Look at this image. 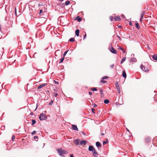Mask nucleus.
Listing matches in <instances>:
<instances>
[{
  "mask_svg": "<svg viewBox=\"0 0 157 157\" xmlns=\"http://www.w3.org/2000/svg\"><path fill=\"white\" fill-rule=\"evenodd\" d=\"M57 95H58V94H57V93H56V94H55V97H56V96H57Z\"/></svg>",
  "mask_w": 157,
  "mask_h": 157,
  "instance_id": "nucleus-48",
  "label": "nucleus"
},
{
  "mask_svg": "<svg viewBox=\"0 0 157 157\" xmlns=\"http://www.w3.org/2000/svg\"><path fill=\"white\" fill-rule=\"evenodd\" d=\"M129 25H131V24H132V23H131V22H130V23H129Z\"/></svg>",
  "mask_w": 157,
  "mask_h": 157,
  "instance_id": "nucleus-56",
  "label": "nucleus"
},
{
  "mask_svg": "<svg viewBox=\"0 0 157 157\" xmlns=\"http://www.w3.org/2000/svg\"><path fill=\"white\" fill-rule=\"evenodd\" d=\"M72 129L74 130H78V128L77 126L73 124L72 125Z\"/></svg>",
  "mask_w": 157,
  "mask_h": 157,
  "instance_id": "nucleus-13",
  "label": "nucleus"
},
{
  "mask_svg": "<svg viewBox=\"0 0 157 157\" xmlns=\"http://www.w3.org/2000/svg\"><path fill=\"white\" fill-rule=\"evenodd\" d=\"M34 137H38L37 136H35Z\"/></svg>",
  "mask_w": 157,
  "mask_h": 157,
  "instance_id": "nucleus-59",
  "label": "nucleus"
},
{
  "mask_svg": "<svg viewBox=\"0 0 157 157\" xmlns=\"http://www.w3.org/2000/svg\"><path fill=\"white\" fill-rule=\"evenodd\" d=\"M114 66V65L113 64L111 65L110 66L111 68H113V67Z\"/></svg>",
  "mask_w": 157,
  "mask_h": 157,
  "instance_id": "nucleus-40",
  "label": "nucleus"
},
{
  "mask_svg": "<svg viewBox=\"0 0 157 157\" xmlns=\"http://www.w3.org/2000/svg\"><path fill=\"white\" fill-rule=\"evenodd\" d=\"M142 19H141V18H140V22L142 21Z\"/></svg>",
  "mask_w": 157,
  "mask_h": 157,
  "instance_id": "nucleus-55",
  "label": "nucleus"
},
{
  "mask_svg": "<svg viewBox=\"0 0 157 157\" xmlns=\"http://www.w3.org/2000/svg\"><path fill=\"white\" fill-rule=\"evenodd\" d=\"M131 61L132 62H134V59H131Z\"/></svg>",
  "mask_w": 157,
  "mask_h": 157,
  "instance_id": "nucleus-51",
  "label": "nucleus"
},
{
  "mask_svg": "<svg viewBox=\"0 0 157 157\" xmlns=\"http://www.w3.org/2000/svg\"><path fill=\"white\" fill-rule=\"evenodd\" d=\"M43 12V10H40V13L39 14H40Z\"/></svg>",
  "mask_w": 157,
  "mask_h": 157,
  "instance_id": "nucleus-43",
  "label": "nucleus"
},
{
  "mask_svg": "<svg viewBox=\"0 0 157 157\" xmlns=\"http://www.w3.org/2000/svg\"><path fill=\"white\" fill-rule=\"evenodd\" d=\"M126 59V57H123L121 60V63H122L123 62H124L125 60Z\"/></svg>",
  "mask_w": 157,
  "mask_h": 157,
  "instance_id": "nucleus-24",
  "label": "nucleus"
},
{
  "mask_svg": "<svg viewBox=\"0 0 157 157\" xmlns=\"http://www.w3.org/2000/svg\"><path fill=\"white\" fill-rule=\"evenodd\" d=\"M70 156L71 157H74V156H73V155H72V154L71 155H70Z\"/></svg>",
  "mask_w": 157,
  "mask_h": 157,
  "instance_id": "nucleus-50",
  "label": "nucleus"
},
{
  "mask_svg": "<svg viewBox=\"0 0 157 157\" xmlns=\"http://www.w3.org/2000/svg\"><path fill=\"white\" fill-rule=\"evenodd\" d=\"M32 125H33L36 122V121L35 120H33V119H32Z\"/></svg>",
  "mask_w": 157,
  "mask_h": 157,
  "instance_id": "nucleus-20",
  "label": "nucleus"
},
{
  "mask_svg": "<svg viewBox=\"0 0 157 157\" xmlns=\"http://www.w3.org/2000/svg\"><path fill=\"white\" fill-rule=\"evenodd\" d=\"M127 130H128V132H129V130H128V129H127Z\"/></svg>",
  "mask_w": 157,
  "mask_h": 157,
  "instance_id": "nucleus-63",
  "label": "nucleus"
},
{
  "mask_svg": "<svg viewBox=\"0 0 157 157\" xmlns=\"http://www.w3.org/2000/svg\"><path fill=\"white\" fill-rule=\"evenodd\" d=\"M136 25V27L138 29H140V26L138 24V23H136L135 24Z\"/></svg>",
  "mask_w": 157,
  "mask_h": 157,
  "instance_id": "nucleus-19",
  "label": "nucleus"
},
{
  "mask_svg": "<svg viewBox=\"0 0 157 157\" xmlns=\"http://www.w3.org/2000/svg\"><path fill=\"white\" fill-rule=\"evenodd\" d=\"M97 106V105L96 104H94V107H96Z\"/></svg>",
  "mask_w": 157,
  "mask_h": 157,
  "instance_id": "nucleus-45",
  "label": "nucleus"
},
{
  "mask_svg": "<svg viewBox=\"0 0 157 157\" xmlns=\"http://www.w3.org/2000/svg\"><path fill=\"white\" fill-rule=\"evenodd\" d=\"M93 155L94 157H98V154L97 152L95 149H94L92 151Z\"/></svg>",
  "mask_w": 157,
  "mask_h": 157,
  "instance_id": "nucleus-8",
  "label": "nucleus"
},
{
  "mask_svg": "<svg viewBox=\"0 0 157 157\" xmlns=\"http://www.w3.org/2000/svg\"><path fill=\"white\" fill-rule=\"evenodd\" d=\"M96 146L98 147H101V143L99 142H97L96 143Z\"/></svg>",
  "mask_w": 157,
  "mask_h": 157,
  "instance_id": "nucleus-14",
  "label": "nucleus"
},
{
  "mask_svg": "<svg viewBox=\"0 0 157 157\" xmlns=\"http://www.w3.org/2000/svg\"><path fill=\"white\" fill-rule=\"evenodd\" d=\"M57 151L59 155L61 156H64L65 154H66L67 153V151L63 150L62 149H58Z\"/></svg>",
  "mask_w": 157,
  "mask_h": 157,
  "instance_id": "nucleus-1",
  "label": "nucleus"
},
{
  "mask_svg": "<svg viewBox=\"0 0 157 157\" xmlns=\"http://www.w3.org/2000/svg\"><path fill=\"white\" fill-rule=\"evenodd\" d=\"M54 81L56 84H58V82L56 81L55 80H54Z\"/></svg>",
  "mask_w": 157,
  "mask_h": 157,
  "instance_id": "nucleus-46",
  "label": "nucleus"
},
{
  "mask_svg": "<svg viewBox=\"0 0 157 157\" xmlns=\"http://www.w3.org/2000/svg\"><path fill=\"white\" fill-rule=\"evenodd\" d=\"M1 25H0V30H1Z\"/></svg>",
  "mask_w": 157,
  "mask_h": 157,
  "instance_id": "nucleus-58",
  "label": "nucleus"
},
{
  "mask_svg": "<svg viewBox=\"0 0 157 157\" xmlns=\"http://www.w3.org/2000/svg\"><path fill=\"white\" fill-rule=\"evenodd\" d=\"M109 101L108 100L106 99L104 101V102L105 104H107L109 103Z\"/></svg>",
  "mask_w": 157,
  "mask_h": 157,
  "instance_id": "nucleus-31",
  "label": "nucleus"
},
{
  "mask_svg": "<svg viewBox=\"0 0 157 157\" xmlns=\"http://www.w3.org/2000/svg\"><path fill=\"white\" fill-rule=\"evenodd\" d=\"M53 102V101L52 100L51 101L49 102V105H52V104Z\"/></svg>",
  "mask_w": 157,
  "mask_h": 157,
  "instance_id": "nucleus-35",
  "label": "nucleus"
},
{
  "mask_svg": "<svg viewBox=\"0 0 157 157\" xmlns=\"http://www.w3.org/2000/svg\"><path fill=\"white\" fill-rule=\"evenodd\" d=\"M80 140L77 139L74 141V143L76 145H78L79 143H80Z\"/></svg>",
  "mask_w": 157,
  "mask_h": 157,
  "instance_id": "nucleus-10",
  "label": "nucleus"
},
{
  "mask_svg": "<svg viewBox=\"0 0 157 157\" xmlns=\"http://www.w3.org/2000/svg\"><path fill=\"white\" fill-rule=\"evenodd\" d=\"M95 149L92 146H89L88 148L89 150L92 151Z\"/></svg>",
  "mask_w": 157,
  "mask_h": 157,
  "instance_id": "nucleus-12",
  "label": "nucleus"
},
{
  "mask_svg": "<svg viewBox=\"0 0 157 157\" xmlns=\"http://www.w3.org/2000/svg\"><path fill=\"white\" fill-rule=\"evenodd\" d=\"M69 40L70 42H74L75 41V39L74 38H70L69 39Z\"/></svg>",
  "mask_w": 157,
  "mask_h": 157,
  "instance_id": "nucleus-25",
  "label": "nucleus"
},
{
  "mask_svg": "<svg viewBox=\"0 0 157 157\" xmlns=\"http://www.w3.org/2000/svg\"><path fill=\"white\" fill-rule=\"evenodd\" d=\"M86 143V141L84 140H82L80 142V144L81 145L83 144L84 145H85Z\"/></svg>",
  "mask_w": 157,
  "mask_h": 157,
  "instance_id": "nucleus-15",
  "label": "nucleus"
},
{
  "mask_svg": "<svg viewBox=\"0 0 157 157\" xmlns=\"http://www.w3.org/2000/svg\"><path fill=\"white\" fill-rule=\"evenodd\" d=\"M110 50L111 52L114 54H116L117 53V51L112 46L110 47Z\"/></svg>",
  "mask_w": 157,
  "mask_h": 157,
  "instance_id": "nucleus-4",
  "label": "nucleus"
},
{
  "mask_svg": "<svg viewBox=\"0 0 157 157\" xmlns=\"http://www.w3.org/2000/svg\"><path fill=\"white\" fill-rule=\"evenodd\" d=\"M91 90L92 91H95L97 90V89L96 88H93L91 89Z\"/></svg>",
  "mask_w": 157,
  "mask_h": 157,
  "instance_id": "nucleus-30",
  "label": "nucleus"
},
{
  "mask_svg": "<svg viewBox=\"0 0 157 157\" xmlns=\"http://www.w3.org/2000/svg\"><path fill=\"white\" fill-rule=\"evenodd\" d=\"M15 136H14V135H13L12 136V137H15Z\"/></svg>",
  "mask_w": 157,
  "mask_h": 157,
  "instance_id": "nucleus-54",
  "label": "nucleus"
},
{
  "mask_svg": "<svg viewBox=\"0 0 157 157\" xmlns=\"http://www.w3.org/2000/svg\"><path fill=\"white\" fill-rule=\"evenodd\" d=\"M100 92L101 94V97H103L104 96V95L103 94V91L102 89H101L100 90Z\"/></svg>",
  "mask_w": 157,
  "mask_h": 157,
  "instance_id": "nucleus-21",
  "label": "nucleus"
},
{
  "mask_svg": "<svg viewBox=\"0 0 157 157\" xmlns=\"http://www.w3.org/2000/svg\"><path fill=\"white\" fill-rule=\"evenodd\" d=\"M141 68L142 70L145 72H147L149 71V69L147 68H145L142 65H141Z\"/></svg>",
  "mask_w": 157,
  "mask_h": 157,
  "instance_id": "nucleus-9",
  "label": "nucleus"
},
{
  "mask_svg": "<svg viewBox=\"0 0 157 157\" xmlns=\"http://www.w3.org/2000/svg\"><path fill=\"white\" fill-rule=\"evenodd\" d=\"M80 134L81 135V134H82L84 136H85L86 135V134L85 133H84V132H81V133Z\"/></svg>",
  "mask_w": 157,
  "mask_h": 157,
  "instance_id": "nucleus-37",
  "label": "nucleus"
},
{
  "mask_svg": "<svg viewBox=\"0 0 157 157\" xmlns=\"http://www.w3.org/2000/svg\"><path fill=\"white\" fill-rule=\"evenodd\" d=\"M152 58L154 60H157V56H156L155 55H153L152 56Z\"/></svg>",
  "mask_w": 157,
  "mask_h": 157,
  "instance_id": "nucleus-23",
  "label": "nucleus"
},
{
  "mask_svg": "<svg viewBox=\"0 0 157 157\" xmlns=\"http://www.w3.org/2000/svg\"><path fill=\"white\" fill-rule=\"evenodd\" d=\"M82 20V18L81 17H80L79 16H78L77 17V21L78 22Z\"/></svg>",
  "mask_w": 157,
  "mask_h": 157,
  "instance_id": "nucleus-22",
  "label": "nucleus"
},
{
  "mask_svg": "<svg viewBox=\"0 0 157 157\" xmlns=\"http://www.w3.org/2000/svg\"><path fill=\"white\" fill-rule=\"evenodd\" d=\"M93 155L94 157H98V154L97 152L95 149H94L92 151Z\"/></svg>",
  "mask_w": 157,
  "mask_h": 157,
  "instance_id": "nucleus-7",
  "label": "nucleus"
},
{
  "mask_svg": "<svg viewBox=\"0 0 157 157\" xmlns=\"http://www.w3.org/2000/svg\"><path fill=\"white\" fill-rule=\"evenodd\" d=\"M47 85L46 83H44L41 84V85H39L38 87V90H39L40 89H41L42 87L44 86H46Z\"/></svg>",
  "mask_w": 157,
  "mask_h": 157,
  "instance_id": "nucleus-11",
  "label": "nucleus"
},
{
  "mask_svg": "<svg viewBox=\"0 0 157 157\" xmlns=\"http://www.w3.org/2000/svg\"><path fill=\"white\" fill-rule=\"evenodd\" d=\"M12 138V140L13 141V140L15 139V138Z\"/></svg>",
  "mask_w": 157,
  "mask_h": 157,
  "instance_id": "nucleus-57",
  "label": "nucleus"
},
{
  "mask_svg": "<svg viewBox=\"0 0 157 157\" xmlns=\"http://www.w3.org/2000/svg\"><path fill=\"white\" fill-rule=\"evenodd\" d=\"M123 16H124V15H121V16L123 17Z\"/></svg>",
  "mask_w": 157,
  "mask_h": 157,
  "instance_id": "nucleus-61",
  "label": "nucleus"
},
{
  "mask_svg": "<svg viewBox=\"0 0 157 157\" xmlns=\"http://www.w3.org/2000/svg\"><path fill=\"white\" fill-rule=\"evenodd\" d=\"M118 27H119V28H121V25H119V26H118Z\"/></svg>",
  "mask_w": 157,
  "mask_h": 157,
  "instance_id": "nucleus-53",
  "label": "nucleus"
},
{
  "mask_svg": "<svg viewBox=\"0 0 157 157\" xmlns=\"http://www.w3.org/2000/svg\"><path fill=\"white\" fill-rule=\"evenodd\" d=\"M76 35L78 36L79 35V31L78 29H76L75 32Z\"/></svg>",
  "mask_w": 157,
  "mask_h": 157,
  "instance_id": "nucleus-17",
  "label": "nucleus"
},
{
  "mask_svg": "<svg viewBox=\"0 0 157 157\" xmlns=\"http://www.w3.org/2000/svg\"><path fill=\"white\" fill-rule=\"evenodd\" d=\"M93 155L94 157H98V154L97 152L95 149H94L92 151Z\"/></svg>",
  "mask_w": 157,
  "mask_h": 157,
  "instance_id": "nucleus-6",
  "label": "nucleus"
},
{
  "mask_svg": "<svg viewBox=\"0 0 157 157\" xmlns=\"http://www.w3.org/2000/svg\"><path fill=\"white\" fill-rule=\"evenodd\" d=\"M86 34H85V35H84V38H85V37H86Z\"/></svg>",
  "mask_w": 157,
  "mask_h": 157,
  "instance_id": "nucleus-49",
  "label": "nucleus"
},
{
  "mask_svg": "<svg viewBox=\"0 0 157 157\" xmlns=\"http://www.w3.org/2000/svg\"><path fill=\"white\" fill-rule=\"evenodd\" d=\"M104 79H102V78L101 79V82H102V83H105L106 82V81H104L103 80Z\"/></svg>",
  "mask_w": 157,
  "mask_h": 157,
  "instance_id": "nucleus-32",
  "label": "nucleus"
},
{
  "mask_svg": "<svg viewBox=\"0 0 157 157\" xmlns=\"http://www.w3.org/2000/svg\"><path fill=\"white\" fill-rule=\"evenodd\" d=\"M70 3V1H67L65 2V4L66 5H68Z\"/></svg>",
  "mask_w": 157,
  "mask_h": 157,
  "instance_id": "nucleus-28",
  "label": "nucleus"
},
{
  "mask_svg": "<svg viewBox=\"0 0 157 157\" xmlns=\"http://www.w3.org/2000/svg\"><path fill=\"white\" fill-rule=\"evenodd\" d=\"M15 14H16V16H17V11H16V7L15 8Z\"/></svg>",
  "mask_w": 157,
  "mask_h": 157,
  "instance_id": "nucleus-42",
  "label": "nucleus"
},
{
  "mask_svg": "<svg viewBox=\"0 0 157 157\" xmlns=\"http://www.w3.org/2000/svg\"><path fill=\"white\" fill-rule=\"evenodd\" d=\"M150 140H151L150 139H149V138H147L146 139V141H147V142H148L149 141H150Z\"/></svg>",
  "mask_w": 157,
  "mask_h": 157,
  "instance_id": "nucleus-34",
  "label": "nucleus"
},
{
  "mask_svg": "<svg viewBox=\"0 0 157 157\" xmlns=\"http://www.w3.org/2000/svg\"><path fill=\"white\" fill-rule=\"evenodd\" d=\"M114 20H115V21H116L117 20H118L119 21L121 20V19L119 16H117L115 18Z\"/></svg>",
  "mask_w": 157,
  "mask_h": 157,
  "instance_id": "nucleus-18",
  "label": "nucleus"
},
{
  "mask_svg": "<svg viewBox=\"0 0 157 157\" xmlns=\"http://www.w3.org/2000/svg\"><path fill=\"white\" fill-rule=\"evenodd\" d=\"M144 12H141V19H143V16H144Z\"/></svg>",
  "mask_w": 157,
  "mask_h": 157,
  "instance_id": "nucleus-26",
  "label": "nucleus"
},
{
  "mask_svg": "<svg viewBox=\"0 0 157 157\" xmlns=\"http://www.w3.org/2000/svg\"><path fill=\"white\" fill-rule=\"evenodd\" d=\"M117 37L119 38V40H121V38L119 36H118V35H117Z\"/></svg>",
  "mask_w": 157,
  "mask_h": 157,
  "instance_id": "nucleus-47",
  "label": "nucleus"
},
{
  "mask_svg": "<svg viewBox=\"0 0 157 157\" xmlns=\"http://www.w3.org/2000/svg\"><path fill=\"white\" fill-rule=\"evenodd\" d=\"M108 78V77L107 76H105L104 77H103L102 78V79H107Z\"/></svg>",
  "mask_w": 157,
  "mask_h": 157,
  "instance_id": "nucleus-38",
  "label": "nucleus"
},
{
  "mask_svg": "<svg viewBox=\"0 0 157 157\" xmlns=\"http://www.w3.org/2000/svg\"><path fill=\"white\" fill-rule=\"evenodd\" d=\"M69 51V50H68L67 51H66V52H65L64 53H63V57H64V56H65L66 55L67 53V52H68Z\"/></svg>",
  "mask_w": 157,
  "mask_h": 157,
  "instance_id": "nucleus-29",
  "label": "nucleus"
},
{
  "mask_svg": "<svg viewBox=\"0 0 157 157\" xmlns=\"http://www.w3.org/2000/svg\"><path fill=\"white\" fill-rule=\"evenodd\" d=\"M113 17H110V19L111 21H112L113 20Z\"/></svg>",
  "mask_w": 157,
  "mask_h": 157,
  "instance_id": "nucleus-39",
  "label": "nucleus"
},
{
  "mask_svg": "<svg viewBox=\"0 0 157 157\" xmlns=\"http://www.w3.org/2000/svg\"><path fill=\"white\" fill-rule=\"evenodd\" d=\"M39 118L40 120H44L46 119L47 118L44 114L42 113L40 114Z\"/></svg>",
  "mask_w": 157,
  "mask_h": 157,
  "instance_id": "nucleus-2",
  "label": "nucleus"
},
{
  "mask_svg": "<svg viewBox=\"0 0 157 157\" xmlns=\"http://www.w3.org/2000/svg\"><path fill=\"white\" fill-rule=\"evenodd\" d=\"M89 94L90 95H92V92L90 91L89 92Z\"/></svg>",
  "mask_w": 157,
  "mask_h": 157,
  "instance_id": "nucleus-44",
  "label": "nucleus"
},
{
  "mask_svg": "<svg viewBox=\"0 0 157 157\" xmlns=\"http://www.w3.org/2000/svg\"><path fill=\"white\" fill-rule=\"evenodd\" d=\"M36 132V131H33L32 133V134L33 135H34L35 134V133Z\"/></svg>",
  "mask_w": 157,
  "mask_h": 157,
  "instance_id": "nucleus-41",
  "label": "nucleus"
},
{
  "mask_svg": "<svg viewBox=\"0 0 157 157\" xmlns=\"http://www.w3.org/2000/svg\"><path fill=\"white\" fill-rule=\"evenodd\" d=\"M101 135H104V134L103 133H101Z\"/></svg>",
  "mask_w": 157,
  "mask_h": 157,
  "instance_id": "nucleus-60",
  "label": "nucleus"
},
{
  "mask_svg": "<svg viewBox=\"0 0 157 157\" xmlns=\"http://www.w3.org/2000/svg\"><path fill=\"white\" fill-rule=\"evenodd\" d=\"M107 139L106 140V141H104L103 143V144L104 145L105 144L107 143Z\"/></svg>",
  "mask_w": 157,
  "mask_h": 157,
  "instance_id": "nucleus-33",
  "label": "nucleus"
},
{
  "mask_svg": "<svg viewBox=\"0 0 157 157\" xmlns=\"http://www.w3.org/2000/svg\"><path fill=\"white\" fill-rule=\"evenodd\" d=\"M93 155L94 157H98V154L97 152L95 149H94L92 151Z\"/></svg>",
  "mask_w": 157,
  "mask_h": 157,
  "instance_id": "nucleus-5",
  "label": "nucleus"
},
{
  "mask_svg": "<svg viewBox=\"0 0 157 157\" xmlns=\"http://www.w3.org/2000/svg\"><path fill=\"white\" fill-rule=\"evenodd\" d=\"M119 49L123 51H124V50L121 48H120Z\"/></svg>",
  "mask_w": 157,
  "mask_h": 157,
  "instance_id": "nucleus-52",
  "label": "nucleus"
},
{
  "mask_svg": "<svg viewBox=\"0 0 157 157\" xmlns=\"http://www.w3.org/2000/svg\"><path fill=\"white\" fill-rule=\"evenodd\" d=\"M116 87L117 90L119 93H120L121 92V87L118 82L116 83Z\"/></svg>",
  "mask_w": 157,
  "mask_h": 157,
  "instance_id": "nucleus-3",
  "label": "nucleus"
},
{
  "mask_svg": "<svg viewBox=\"0 0 157 157\" xmlns=\"http://www.w3.org/2000/svg\"><path fill=\"white\" fill-rule=\"evenodd\" d=\"M122 76L124 78H126L127 76L126 74L125 71H123L122 72Z\"/></svg>",
  "mask_w": 157,
  "mask_h": 157,
  "instance_id": "nucleus-16",
  "label": "nucleus"
},
{
  "mask_svg": "<svg viewBox=\"0 0 157 157\" xmlns=\"http://www.w3.org/2000/svg\"><path fill=\"white\" fill-rule=\"evenodd\" d=\"M91 110H92V111L93 113H95L94 112L95 109H92Z\"/></svg>",
  "mask_w": 157,
  "mask_h": 157,
  "instance_id": "nucleus-36",
  "label": "nucleus"
},
{
  "mask_svg": "<svg viewBox=\"0 0 157 157\" xmlns=\"http://www.w3.org/2000/svg\"><path fill=\"white\" fill-rule=\"evenodd\" d=\"M64 57H63L61 58L60 59V60L59 62V63H62L63 62V60H64Z\"/></svg>",
  "mask_w": 157,
  "mask_h": 157,
  "instance_id": "nucleus-27",
  "label": "nucleus"
},
{
  "mask_svg": "<svg viewBox=\"0 0 157 157\" xmlns=\"http://www.w3.org/2000/svg\"><path fill=\"white\" fill-rule=\"evenodd\" d=\"M123 53H125V52L124 51H124H123Z\"/></svg>",
  "mask_w": 157,
  "mask_h": 157,
  "instance_id": "nucleus-62",
  "label": "nucleus"
}]
</instances>
